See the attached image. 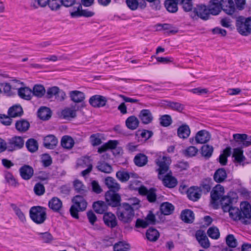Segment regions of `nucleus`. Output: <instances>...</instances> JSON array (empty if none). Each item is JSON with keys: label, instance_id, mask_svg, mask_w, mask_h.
Here are the masks:
<instances>
[{"label": "nucleus", "instance_id": "f257e3e1", "mask_svg": "<svg viewBox=\"0 0 251 251\" xmlns=\"http://www.w3.org/2000/svg\"><path fill=\"white\" fill-rule=\"evenodd\" d=\"M238 208L231 206L227 209L229 216L234 221L241 220L246 225L250 224L249 220L251 219V206L247 201L243 202Z\"/></svg>", "mask_w": 251, "mask_h": 251}, {"label": "nucleus", "instance_id": "f03ea898", "mask_svg": "<svg viewBox=\"0 0 251 251\" xmlns=\"http://www.w3.org/2000/svg\"><path fill=\"white\" fill-rule=\"evenodd\" d=\"M139 201L137 200V202L133 203L132 205L124 202L120 204L117 210V216L120 221L125 223H129L133 219L134 216V210L133 206L138 204Z\"/></svg>", "mask_w": 251, "mask_h": 251}, {"label": "nucleus", "instance_id": "7ed1b4c3", "mask_svg": "<svg viewBox=\"0 0 251 251\" xmlns=\"http://www.w3.org/2000/svg\"><path fill=\"white\" fill-rule=\"evenodd\" d=\"M73 201L74 204L70 208V212L71 216L75 218L78 219V211H84L87 205V202L84 198L80 195H76L74 197Z\"/></svg>", "mask_w": 251, "mask_h": 251}, {"label": "nucleus", "instance_id": "20e7f679", "mask_svg": "<svg viewBox=\"0 0 251 251\" xmlns=\"http://www.w3.org/2000/svg\"><path fill=\"white\" fill-rule=\"evenodd\" d=\"M29 215L34 223L41 224L44 222L47 218L46 209L40 206H33L30 209Z\"/></svg>", "mask_w": 251, "mask_h": 251}, {"label": "nucleus", "instance_id": "39448f33", "mask_svg": "<svg viewBox=\"0 0 251 251\" xmlns=\"http://www.w3.org/2000/svg\"><path fill=\"white\" fill-rule=\"evenodd\" d=\"M155 163L158 167L156 171L158 173V176H161L168 172L171 159L169 156L164 155H157Z\"/></svg>", "mask_w": 251, "mask_h": 251}, {"label": "nucleus", "instance_id": "423d86ee", "mask_svg": "<svg viewBox=\"0 0 251 251\" xmlns=\"http://www.w3.org/2000/svg\"><path fill=\"white\" fill-rule=\"evenodd\" d=\"M236 25L241 34L247 35L251 32V17L246 19L242 16L237 17Z\"/></svg>", "mask_w": 251, "mask_h": 251}, {"label": "nucleus", "instance_id": "0eeeda50", "mask_svg": "<svg viewBox=\"0 0 251 251\" xmlns=\"http://www.w3.org/2000/svg\"><path fill=\"white\" fill-rule=\"evenodd\" d=\"M8 151L12 152L22 149L25 144L23 137L15 136L8 140Z\"/></svg>", "mask_w": 251, "mask_h": 251}, {"label": "nucleus", "instance_id": "6e6552de", "mask_svg": "<svg viewBox=\"0 0 251 251\" xmlns=\"http://www.w3.org/2000/svg\"><path fill=\"white\" fill-rule=\"evenodd\" d=\"M116 191H108L105 194V200L109 205L118 207L121 204V197Z\"/></svg>", "mask_w": 251, "mask_h": 251}, {"label": "nucleus", "instance_id": "1a4fd4ad", "mask_svg": "<svg viewBox=\"0 0 251 251\" xmlns=\"http://www.w3.org/2000/svg\"><path fill=\"white\" fill-rule=\"evenodd\" d=\"M139 193L142 196H146L150 202H154L156 200V189L154 188L148 190L145 186H141L139 189Z\"/></svg>", "mask_w": 251, "mask_h": 251}, {"label": "nucleus", "instance_id": "9d476101", "mask_svg": "<svg viewBox=\"0 0 251 251\" xmlns=\"http://www.w3.org/2000/svg\"><path fill=\"white\" fill-rule=\"evenodd\" d=\"M220 4L222 10L228 15H232L236 12L232 0H221Z\"/></svg>", "mask_w": 251, "mask_h": 251}, {"label": "nucleus", "instance_id": "9b49d317", "mask_svg": "<svg viewBox=\"0 0 251 251\" xmlns=\"http://www.w3.org/2000/svg\"><path fill=\"white\" fill-rule=\"evenodd\" d=\"M106 102V98L99 95H94L89 99L90 104L94 107H103L105 105Z\"/></svg>", "mask_w": 251, "mask_h": 251}, {"label": "nucleus", "instance_id": "f8f14e48", "mask_svg": "<svg viewBox=\"0 0 251 251\" xmlns=\"http://www.w3.org/2000/svg\"><path fill=\"white\" fill-rule=\"evenodd\" d=\"M158 178L162 180L164 185L168 188H174L177 184V179L169 173L167 174L162 178L160 176H158Z\"/></svg>", "mask_w": 251, "mask_h": 251}, {"label": "nucleus", "instance_id": "ddd939ff", "mask_svg": "<svg viewBox=\"0 0 251 251\" xmlns=\"http://www.w3.org/2000/svg\"><path fill=\"white\" fill-rule=\"evenodd\" d=\"M187 197L190 200L196 201L201 197V190L197 186H192L187 191Z\"/></svg>", "mask_w": 251, "mask_h": 251}, {"label": "nucleus", "instance_id": "4468645a", "mask_svg": "<svg viewBox=\"0 0 251 251\" xmlns=\"http://www.w3.org/2000/svg\"><path fill=\"white\" fill-rule=\"evenodd\" d=\"M194 12L200 18L206 20L209 17V10L204 5H199L195 8Z\"/></svg>", "mask_w": 251, "mask_h": 251}, {"label": "nucleus", "instance_id": "2eb2a0df", "mask_svg": "<svg viewBox=\"0 0 251 251\" xmlns=\"http://www.w3.org/2000/svg\"><path fill=\"white\" fill-rule=\"evenodd\" d=\"M210 133L206 130H201L198 131L195 137L197 144H204L207 142L210 139Z\"/></svg>", "mask_w": 251, "mask_h": 251}, {"label": "nucleus", "instance_id": "dca6fc26", "mask_svg": "<svg viewBox=\"0 0 251 251\" xmlns=\"http://www.w3.org/2000/svg\"><path fill=\"white\" fill-rule=\"evenodd\" d=\"M20 173L22 178L25 180L30 179L33 175V168L29 165H25L20 168Z\"/></svg>", "mask_w": 251, "mask_h": 251}, {"label": "nucleus", "instance_id": "f3484780", "mask_svg": "<svg viewBox=\"0 0 251 251\" xmlns=\"http://www.w3.org/2000/svg\"><path fill=\"white\" fill-rule=\"evenodd\" d=\"M224 194V188L220 184L216 185L211 192V198L213 201H217L222 198Z\"/></svg>", "mask_w": 251, "mask_h": 251}, {"label": "nucleus", "instance_id": "a211bd4d", "mask_svg": "<svg viewBox=\"0 0 251 251\" xmlns=\"http://www.w3.org/2000/svg\"><path fill=\"white\" fill-rule=\"evenodd\" d=\"M69 96L71 100L75 103L81 102L85 98L84 93L78 90L70 91L69 92Z\"/></svg>", "mask_w": 251, "mask_h": 251}, {"label": "nucleus", "instance_id": "6ab92c4d", "mask_svg": "<svg viewBox=\"0 0 251 251\" xmlns=\"http://www.w3.org/2000/svg\"><path fill=\"white\" fill-rule=\"evenodd\" d=\"M103 221L106 225L111 228L115 227L117 225L115 215L110 212L104 214Z\"/></svg>", "mask_w": 251, "mask_h": 251}, {"label": "nucleus", "instance_id": "aec40b11", "mask_svg": "<svg viewBox=\"0 0 251 251\" xmlns=\"http://www.w3.org/2000/svg\"><path fill=\"white\" fill-rule=\"evenodd\" d=\"M233 138L237 142H241L244 147H248L251 145V138L248 137L246 134H234Z\"/></svg>", "mask_w": 251, "mask_h": 251}, {"label": "nucleus", "instance_id": "412c9836", "mask_svg": "<svg viewBox=\"0 0 251 251\" xmlns=\"http://www.w3.org/2000/svg\"><path fill=\"white\" fill-rule=\"evenodd\" d=\"M209 15H217L221 12L222 8L218 0H211L210 1L209 7Z\"/></svg>", "mask_w": 251, "mask_h": 251}, {"label": "nucleus", "instance_id": "4be33fe9", "mask_svg": "<svg viewBox=\"0 0 251 251\" xmlns=\"http://www.w3.org/2000/svg\"><path fill=\"white\" fill-rule=\"evenodd\" d=\"M116 177L121 182H124L127 181L130 177L137 178V175L135 173H128L125 171H119L116 173Z\"/></svg>", "mask_w": 251, "mask_h": 251}, {"label": "nucleus", "instance_id": "5701e85b", "mask_svg": "<svg viewBox=\"0 0 251 251\" xmlns=\"http://www.w3.org/2000/svg\"><path fill=\"white\" fill-rule=\"evenodd\" d=\"M57 138L52 135H49L44 139V146L47 149H52L57 145Z\"/></svg>", "mask_w": 251, "mask_h": 251}, {"label": "nucleus", "instance_id": "b1692460", "mask_svg": "<svg viewBox=\"0 0 251 251\" xmlns=\"http://www.w3.org/2000/svg\"><path fill=\"white\" fill-rule=\"evenodd\" d=\"M139 118L144 124H148L152 121L153 117L151 112L148 109H143L140 111Z\"/></svg>", "mask_w": 251, "mask_h": 251}, {"label": "nucleus", "instance_id": "393cba45", "mask_svg": "<svg viewBox=\"0 0 251 251\" xmlns=\"http://www.w3.org/2000/svg\"><path fill=\"white\" fill-rule=\"evenodd\" d=\"M104 183L110 189L109 191H118L120 188V184L112 177L109 176L105 178Z\"/></svg>", "mask_w": 251, "mask_h": 251}, {"label": "nucleus", "instance_id": "a878e982", "mask_svg": "<svg viewBox=\"0 0 251 251\" xmlns=\"http://www.w3.org/2000/svg\"><path fill=\"white\" fill-rule=\"evenodd\" d=\"M133 161L136 166L141 167L147 164L148 158L145 154L139 153L135 156Z\"/></svg>", "mask_w": 251, "mask_h": 251}, {"label": "nucleus", "instance_id": "bb28decb", "mask_svg": "<svg viewBox=\"0 0 251 251\" xmlns=\"http://www.w3.org/2000/svg\"><path fill=\"white\" fill-rule=\"evenodd\" d=\"M29 126V123L25 119H21L17 121L15 123L16 129L19 132L21 133H24L27 131Z\"/></svg>", "mask_w": 251, "mask_h": 251}, {"label": "nucleus", "instance_id": "cd10ccee", "mask_svg": "<svg viewBox=\"0 0 251 251\" xmlns=\"http://www.w3.org/2000/svg\"><path fill=\"white\" fill-rule=\"evenodd\" d=\"M49 206L53 211L58 212L62 207V202L58 198L53 197L49 201Z\"/></svg>", "mask_w": 251, "mask_h": 251}, {"label": "nucleus", "instance_id": "c85d7f7f", "mask_svg": "<svg viewBox=\"0 0 251 251\" xmlns=\"http://www.w3.org/2000/svg\"><path fill=\"white\" fill-rule=\"evenodd\" d=\"M226 177L227 174L226 171L223 168H220L217 170L213 176L214 180L218 183L223 182Z\"/></svg>", "mask_w": 251, "mask_h": 251}, {"label": "nucleus", "instance_id": "c756f323", "mask_svg": "<svg viewBox=\"0 0 251 251\" xmlns=\"http://www.w3.org/2000/svg\"><path fill=\"white\" fill-rule=\"evenodd\" d=\"M139 124V121L135 116H131L127 118L126 121V125L128 129L134 130L136 129Z\"/></svg>", "mask_w": 251, "mask_h": 251}, {"label": "nucleus", "instance_id": "7c9ffc66", "mask_svg": "<svg viewBox=\"0 0 251 251\" xmlns=\"http://www.w3.org/2000/svg\"><path fill=\"white\" fill-rule=\"evenodd\" d=\"M181 219L185 223H191L194 221V214L192 210L185 209L181 213Z\"/></svg>", "mask_w": 251, "mask_h": 251}, {"label": "nucleus", "instance_id": "2f4dec72", "mask_svg": "<svg viewBox=\"0 0 251 251\" xmlns=\"http://www.w3.org/2000/svg\"><path fill=\"white\" fill-rule=\"evenodd\" d=\"M212 185V181L211 178L208 177L202 180L199 188H200L201 192L203 191L204 193H207L210 191Z\"/></svg>", "mask_w": 251, "mask_h": 251}, {"label": "nucleus", "instance_id": "473e14b6", "mask_svg": "<svg viewBox=\"0 0 251 251\" xmlns=\"http://www.w3.org/2000/svg\"><path fill=\"white\" fill-rule=\"evenodd\" d=\"M177 132L179 138L186 139L189 136L191 131L189 126L184 125L178 128Z\"/></svg>", "mask_w": 251, "mask_h": 251}, {"label": "nucleus", "instance_id": "72a5a7b5", "mask_svg": "<svg viewBox=\"0 0 251 251\" xmlns=\"http://www.w3.org/2000/svg\"><path fill=\"white\" fill-rule=\"evenodd\" d=\"M93 207L95 211L99 214H103L107 210V205L106 203L101 201L94 202L93 204Z\"/></svg>", "mask_w": 251, "mask_h": 251}, {"label": "nucleus", "instance_id": "f704fd0d", "mask_svg": "<svg viewBox=\"0 0 251 251\" xmlns=\"http://www.w3.org/2000/svg\"><path fill=\"white\" fill-rule=\"evenodd\" d=\"M214 148L213 146L206 144L203 145L201 148V156L205 158H209L212 155Z\"/></svg>", "mask_w": 251, "mask_h": 251}, {"label": "nucleus", "instance_id": "c9c22d12", "mask_svg": "<svg viewBox=\"0 0 251 251\" xmlns=\"http://www.w3.org/2000/svg\"><path fill=\"white\" fill-rule=\"evenodd\" d=\"M160 210L163 214L168 215L173 213L174 210V206L171 203L166 202L161 204Z\"/></svg>", "mask_w": 251, "mask_h": 251}, {"label": "nucleus", "instance_id": "e433bc0d", "mask_svg": "<svg viewBox=\"0 0 251 251\" xmlns=\"http://www.w3.org/2000/svg\"><path fill=\"white\" fill-rule=\"evenodd\" d=\"M4 177L6 182L9 185L13 187H17L19 185L17 180L15 178L12 173L9 172H5Z\"/></svg>", "mask_w": 251, "mask_h": 251}, {"label": "nucleus", "instance_id": "4c0bfd02", "mask_svg": "<svg viewBox=\"0 0 251 251\" xmlns=\"http://www.w3.org/2000/svg\"><path fill=\"white\" fill-rule=\"evenodd\" d=\"M38 236V239L42 241L44 243H50L53 239L51 234L49 232H36Z\"/></svg>", "mask_w": 251, "mask_h": 251}, {"label": "nucleus", "instance_id": "58836bf2", "mask_svg": "<svg viewBox=\"0 0 251 251\" xmlns=\"http://www.w3.org/2000/svg\"><path fill=\"white\" fill-rule=\"evenodd\" d=\"M25 146L27 150L30 152H34L38 149V144L37 141L33 139L30 138L25 142Z\"/></svg>", "mask_w": 251, "mask_h": 251}, {"label": "nucleus", "instance_id": "ea45409f", "mask_svg": "<svg viewBox=\"0 0 251 251\" xmlns=\"http://www.w3.org/2000/svg\"><path fill=\"white\" fill-rule=\"evenodd\" d=\"M147 239L150 241H156L159 237L158 231L155 228H150L146 232Z\"/></svg>", "mask_w": 251, "mask_h": 251}, {"label": "nucleus", "instance_id": "a19ab883", "mask_svg": "<svg viewBox=\"0 0 251 251\" xmlns=\"http://www.w3.org/2000/svg\"><path fill=\"white\" fill-rule=\"evenodd\" d=\"M74 187L76 193L85 195L87 191L86 187L81 181L79 180H75L74 181Z\"/></svg>", "mask_w": 251, "mask_h": 251}, {"label": "nucleus", "instance_id": "79ce46f5", "mask_svg": "<svg viewBox=\"0 0 251 251\" xmlns=\"http://www.w3.org/2000/svg\"><path fill=\"white\" fill-rule=\"evenodd\" d=\"M38 116L43 120H48L51 116L50 109L46 107L40 108L38 111Z\"/></svg>", "mask_w": 251, "mask_h": 251}, {"label": "nucleus", "instance_id": "37998d69", "mask_svg": "<svg viewBox=\"0 0 251 251\" xmlns=\"http://www.w3.org/2000/svg\"><path fill=\"white\" fill-rule=\"evenodd\" d=\"M32 91L27 87L21 88L18 90V95L22 99L29 100L31 98Z\"/></svg>", "mask_w": 251, "mask_h": 251}, {"label": "nucleus", "instance_id": "c03bdc74", "mask_svg": "<svg viewBox=\"0 0 251 251\" xmlns=\"http://www.w3.org/2000/svg\"><path fill=\"white\" fill-rule=\"evenodd\" d=\"M23 109L20 105H15L8 110V114L11 117L20 116L23 113Z\"/></svg>", "mask_w": 251, "mask_h": 251}, {"label": "nucleus", "instance_id": "a18cd8bd", "mask_svg": "<svg viewBox=\"0 0 251 251\" xmlns=\"http://www.w3.org/2000/svg\"><path fill=\"white\" fill-rule=\"evenodd\" d=\"M220 202L223 211L227 212V209L231 207L230 204L232 202V199L228 196H225L221 198Z\"/></svg>", "mask_w": 251, "mask_h": 251}, {"label": "nucleus", "instance_id": "49530a36", "mask_svg": "<svg viewBox=\"0 0 251 251\" xmlns=\"http://www.w3.org/2000/svg\"><path fill=\"white\" fill-rule=\"evenodd\" d=\"M165 6L166 9L171 13H175L178 10L177 3L174 0H166Z\"/></svg>", "mask_w": 251, "mask_h": 251}, {"label": "nucleus", "instance_id": "de8ad7c7", "mask_svg": "<svg viewBox=\"0 0 251 251\" xmlns=\"http://www.w3.org/2000/svg\"><path fill=\"white\" fill-rule=\"evenodd\" d=\"M77 165L82 168L93 166L92 160L89 157H83L77 160Z\"/></svg>", "mask_w": 251, "mask_h": 251}, {"label": "nucleus", "instance_id": "09e8293b", "mask_svg": "<svg viewBox=\"0 0 251 251\" xmlns=\"http://www.w3.org/2000/svg\"><path fill=\"white\" fill-rule=\"evenodd\" d=\"M61 144L62 146L66 149H71L74 144L72 138L69 136H64L62 137Z\"/></svg>", "mask_w": 251, "mask_h": 251}, {"label": "nucleus", "instance_id": "8fccbe9b", "mask_svg": "<svg viewBox=\"0 0 251 251\" xmlns=\"http://www.w3.org/2000/svg\"><path fill=\"white\" fill-rule=\"evenodd\" d=\"M46 90L44 86L42 85H35L33 88L32 94L37 97H42L45 93Z\"/></svg>", "mask_w": 251, "mask_h": 251}, {"label": "nucleus", "instance_id": "3c124183", "mask_svg": "<svg viewBox=\"0 0 251 251\" xmlns=\"http://www.w3.org/2000/svg\"><path fill=\"white\" fill-rule=\"evenodd\" d=\"M233 157L234 158V160L239 163L243 162L245 160V157L243 154V151L240 148L234 149Z\"/></svg>", "mask_w": 251, "mask_h": 251}, {"label": "nucleus", "instance_id": "603ef678", "mask_svg": "<svg viewBox=\"0 0 251 251\" xmlns=\"http://www.w3.org/2000/svg\"><path fill=\"white\" fill-rule=\"evenodd\" d=\"M159 123L162 126H169L172 123V119L171 116L167 114L162 115L159 118Z\"/></svg>", "mask_w": 251, "mask_h": 251}, {"label": "nucleus", "instance_id": "864d4df0", "mask_svg": "<svg viewBox=\"0 0 251 251\" xmlns=\"http://www.w3.org/2000/svg\"><path fill=\"white\" fill-rule=\"evenodd\" d=\"M97 168L99 171L107 174L110 173L112 171L111 165L104 162H99Z\"/></svg>", "mask_w": 251, "mask_h": 251}, {"label": "nucleus", "instance_id": "5fc2aeb1", "mask_svg": "<svg viewBox=\"0 0 251 251\" xmlns=\"http://www.w3.org/2000/svg\"><path fill=\"white\" fill-rule=\"evenodd\" d=\"M61 116L65 119L74 118L76 116V111L70 108H67L61 112Z\"/></svg>", "mask_w": 251, "mask_h": 251}, {"label": "nucleus", "instance_id": "6e6d98bb", "mask_svg": "<svg viewBox=\"0 0 251 251\" xmlns=\"http://www.w3.org/2000/svg\"><path fill=\"white\" fill-rule=\"evenodd\" d=\"M166 105L168 108L179 112L181 111L184 109V106L182 104L176 102L167 101Z\"/></svg>", "mask_w": 251, "mask_h": 251}, {"label": "nucleus", "instance_id": "4d7b16f0", "mask_svg": "<svg viewBox=\"0 0 251 251\" xmlns=\"http://www.w3.org/2000/svg\"><path fill=\"white\" fill-rule=\"evenodd\" d=\"M209 237L212 239H217L220 237V232L218 228L216 227H210L207 232Z\"/></svg>", "mask_w": 251, "mask_h": 251}, {"label": "nucleus", "instance_id": "13d9d810", "mask_svg": "<svg viewBox=\"0 0 251 251\" xmlns=\"http://www.w3.org/2000/svg\"><path fill=\"white\" fill-rule=\"evenodd\" d=\"M198 152V149L194 146H190L183 151L184 154L188 157L195 156Z\"/></svg>", "mask_w": 251, "mask_h": 251}, {"label": "nucleus", "instance_id": "bf43d9fd", "mask_svg": "<svg viewBox=\"0 0 251 251\" xmlns=\"http://www.w3.org/2000/svg\"><path fill=\"white\" fill-rule=\"evenodd\" d=\"M129 245L123 242H119L114 246V251H126L129 249Z\"/></svg>", "mask_w": 251, "mask_h": 251}, {"label": "nucleus", "instance_id": "052dcab7", "mask_svg": "<svg viewBox=\"0 0 251 251\" xmlns=\"http://www.w3.org/2000/svg\"><path fill=\"white\" fill-rule=\"evenodd\" d=\"M226 243L230 248H235L237 246V240L232 234H229L226 237Z\"/></svg>", "mask_w": 251, "mask_h": 251}, {"label": "nucleus", "instance_id": "680f3d73", "mask_svg": "<svg viewBox=\"0 0 251 251\" xmlns=\"http://www.w3.org/2000/svg\"><path fill=\"white\" fill-rule=\"evenodd\" d=\"M62 5L61 0H50L49 6L51 10H57Z\"/></svg>", "mask_w": 251, "mask_h": 251}, {"label": "nucleus", "instance_id": "e2e57ef3", "mask_svg": "<svg viewBox=\"0 0 251 251\" xmlns=\"http://www.w3.org/2000/svg\"><path fill=\"white\" fill-rule=\"evenodd\" d=\"M90 141L93 146L100 145L101 143V140L100 138L99 134H93L90 137Z\"/></svg>", "mask_w": 251, "mask_h": 251}, {"label": "nucleus", "instance_id": "0e129e2a", "mask_svg": "<svg viewBox=\"0 0 251 251\" xmlns=\"http://www.w3.org/2000/svg\"><path fill=\"white\" fill-rule=\"evenodd\" d=\"M91 186L93 192L95 193L99 194L102 192V189L97 180H92L91 182Z\"/></svg>", "mask_w": 251, "mask_h": 251}, {"label": "nucleus", "instance_id": "69168bd1", "mask_svg": "<svg viewBox=\"0 0 251 251\" xmlns=\"http://www.w3.org/2000/svg\"><path fill=\"white\" fill-rule=\"evenodd\" d=\"M12 207L15 214L18 217L19 220L23 223L25 222V214L22 211V210L15 205H12Z\"/></svg>", "mask_w": 251, "mask_h": 251}, {"label": "nucleus", "instance_id": "338daca9", "mask_svg": "<svg viewBox=\"0 0 251 251\" xmlns=\"http://www.w3.org/2000/svg\"><path fill=\"white\" fill-rule=\"evenodd\" d=\"M34 191L37 195L41 196L45 193V187L41 183H38L35 185Z\"/></svg>", "mask_w": 251, "mask_h": 251}, {"label": "nucleus", "instance_id": "774afa93", "mask_svg": "<svg viewBox=\"0 0 251 251\" xmlns=\"http://www.w3.org/2000/svg\"><path fill=\"white\" fill-rule=\"evenodd\" d=\"M126 3L131 10H136L139 5L138 0H126Z\"/></svg>", "mask_w": 251, "mask_h": 251}]
</instances>
